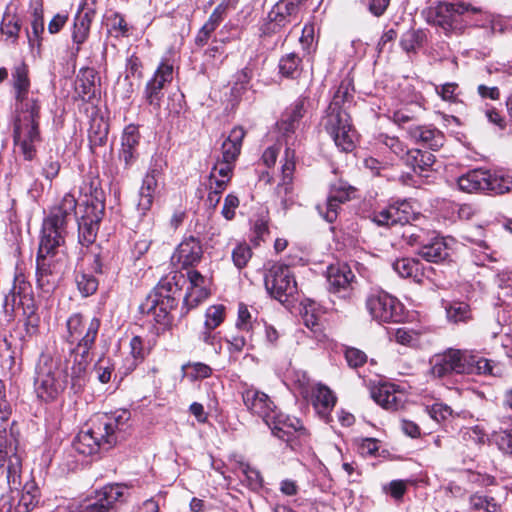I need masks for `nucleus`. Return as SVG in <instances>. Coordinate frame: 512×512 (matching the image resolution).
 Listing matches in <instances>:
<instances>
[{"label":"nucleus","instance_id":"obj_1","mask_svg":"<svg viewBox=\"0 0 512 512\" xmlns=\"http://www.w3.org/2000/svg\"><path fill=\"white\" fill-rule=\"evenodd\" d=\"M101 321L97 317L86 318L76 313L66 323V340L71 345L66 360V369L60 368V359L48 352H42L37 365L34 386L37 396L44 401L54 400L61 394L70 379L71 388L78 392L86 381L87 368L91 362L90 350L95 344Z\"/></svg>","mask_w":512,"mask_h":512},{"label":"nucleus","instance_id":"obj_2","mask_svg":"<svg viewBox=\"0 0 512 512\" xmlns=\"http://www.w3.org/2000/svg\"><path fill=\"white\" fill-rule=\"evenodd\" d=\"M77 200L67 193L42 225V236L36 258L37 284L45 293L57 286L69 265V257L64 249L67 219L76 209Z\"/></svg>","mask_w":512,"mask_h":512},{"label":"nucleus","instance_id":"obj_3","mask_svg":"<svg viewBox=\"0 0 512 512\" xmlns=\"http://www.w3.org/2000/svg\"><path fill=\"white\" fill-rule=\"evenodd\" d=\"M15 94L14 142L26 160L36 155V145L41 141L39 121L41 103L38 91L30 90L28 67L24 63L12 72Z\"/></svg>","mask_w":512,"mask_h":512},{"label":"nucleus","instance_id":"obj_4","mask_svg":"<svg viewBox=\"0 0 512 512\" xmlns=\"http://www.w3.org/2000/svg\"><path fill=\"white\" fill-rule=\"evenodd\" d=\"M130 416L127 410L95 416L90 425L77 434L73 448L84 456L110 450L123 438Z\"/></svg>","mask_w":512,"mask_h":512},{"label":"nucleus","instance_id":"obj_5","mask_svg":"<svg viewBox=\"0 0 512 512\" xmlns=\"http://www.w3.org/2000/svg\"><path fill=\"white\" fill-rule=\"evenodd\" d=\"M348 96V86L342 83L334 93L321 122L335 145L343 152L353 151L357 140V132L353 128L350 115L347 112Z\"/></svg>","mask_w":512,"mask_h":512},{"label":"nucleus","instance_id":"obj_6","mask_svg":"<svg viewBox=\"0 0 512 512\" xmlns=\"http://www.w3.org/2000/svg\"><path fill=\"white\" fill-rule=\"evenodd\" d=\"M18 431L0 427V477H5L8 487H17L22 472V457L18 450Z\"/></svg>","mask_w":512,"mask_h":512},{"label":"nucleus","instance_id":"obj_7","mask_svg":"<svg viewBox=\"0 0 512 512\" xmlns=\"http://www.w3.org/2000/svg\"><path fill=\"white\" fill-rule=\"evenodd\" d=\"M469 12L478 14L481 13V8L464 2H439L427 10L426 21L440 27L446 34L461 33L463 27L458 22V17Z\"/></svg>","mask_w":512,"mask_h":512},{"label":"nucleus","instance_id":"obj_8","mask_svg":"<svg viewBox=\"0 0 512 512\" xmlns=\"http://www.w3.org/2000/svg\"><path fill=\"white\" fill-rule=\"evenodd\" d=\"M458 186L468 193L481 191L500 195L512 189V178L489 170L474 169L458 178Z\"/></svg>","mask_w":512,"mask_h":512},{"label":"nucleus","instance_id":"obj_9","mask_svg":"<svg viewBox=\"0 0 512 512\" xmlns=\"http://www.w3.org/2000/svg\"><path fill=\"white\" fill-rule=\"evenodd\" d=\"M125 490V486L120 484L105 485L83 502L68 505L64 512H110L117 503L126 501Z\"/></svg>","mask_w":512,"mask_h":512},{"label":"nucleus","instance_id":"obj_10","mask_svg":"<svg viewBox=\"0 0 512 512\" xmlns=\"http://www.w3.org/2000/svg\"><path fill=\"white\" fill-rule=\"evenodd\" d=\"M22 484L21 475L17 487H9V494L0 498V512H30L39 503L40 490L34 480H28Z\"/></svg>","mask_w":512,"mask_h":512},{"label":"nucleus","instance_id":"obj_11","mask_svg":"<svg viewBox=\"0 0 512 512\" xmlns=\"http://www.w3.org/2000/svg\"><path fill=\"white\" fill-rule=\"evenodd\" d=\"M366 308L375 321L399 322L402 319V304L383 290H373L366 298Z\"/></svg>","mask_w":512,"mask_h":512},{"label":"nucleus","instance_id":"obj_12","mask_svg":"<svg viewBox=\"0 0 512 512\" xmlns=\"http://www.w3.org/2000/svg\"><path fill=\"white\" fill-rule=\"evenodd\" d=\"M266 425L275 437L285 441L293 450L300 447L307 437V431L298 418L285 415L278 410L275 412V417H271V421Z\"/></svg>","mask_w":512,"mask_h":512},{"label":"nucleus","instance_id":"obj_13","mask_svg":"<svg viewBox=\"0 0 512 512\" xmlns=\"http://www.w3.org/2000/svg\"><path fill=\"white\" fill-rule=\"evenodd\" d=\"M265 287L272 297L285 302L297 293V282L291 268L274 264L265 276Z\"/></svg>","mask_w":512,"mask_h":512},{"label":"nucleus","instance_id":"obj_14","mask_svg":"<svg viewBox=\"0 0 512 512\" xmlns=\"http://www.w3.org/2000/svg\"><path fill=\"white\" fill-rule=\"evenodd\" d=\"M171 284L163 283L156 291L149 294L143 303L140 304V312L153 316L157 323L165 324L169 320L170 312L177 306L175 297L165 294L169 292Z\"/></svg>","mask_w":512,"mask_h":512},{"label":"nucleus","instance_id":"obj_15","mask_svg":"<svg viewBox=\"0 0 512 512\" xmlns=\"http://www.w3.org/2000/svg\"><path fill=\"white\" fill-rule=\"evenodd\" d=\"M295 165V151L287 148L281 166V180L275 188V196L284 210H287L295 203L293 188Z\"/></svg>","mask_w":512,"mask_h":512},{"label":"nucleus","instance_id":"obj_16","mask_svg":"<svg viewBox=\"0 0 512 512\" xmlns=\"http://www.w3.org/2000/svg\"><path fill=\"white\" fill-rule=\"evenodd\" d=\"M173 79V66L167 62H162L153 77L147 82L143 98L145 102L158 111L161 107L163 98V88L166 83H170Z\"/></svg>","mask_w":512,"mask_h":512},{"label":"nucleus","instance_id":"obj_17","mask_svg":"<svg viewBox=\"0 0 512 512\" xmlns=\"http://www.w3.org/2000/svg\"><path fill=\"white\" fill-rule=\"evenodd\" d=\"M165 161L160 156H155L151 160L150 167L143 178L139 191L138 209L143 214L148 211L154 200L155 192L158 186V180L163 172Z\"/></svg>","mask_w":512,"mask_h":512},{"label":"nucleus","instance_id":"obj_18","mask_svg":"<svg viewBox=\"0 0 512 512\" xmlns=\"http://www.w3.org/2000/svg\"><path fill=\"white\" fill-rule=\"evenodd\" d=\"M241 395L247 410L253 415L260 417L265 424L271 421V417H275V412L278 409L266 393L254 387H246Z\"/></svg>","mask_w":512,"mask_h":512},{"label":"nucleus","instance_id":"obj_19","mask_svg":"<svg viewBox=\"0 0 512 512\" xmlns=\"http://www.w3.org/2000/svg\"><path fill=\"white\" fill-rule=\"evenodd\" d=\"M465 352L449 349L443 354L436 355L431 360L430 372L434 377L442 378L451 373H465Z\"/></svg>","mask_w":512,"mask_h":512},{"label":"nucleus","instance_id":"obj_20","mask_svg":"<svg viewBox=\"0 0 512 512\" xmlns=\"http://www.w3.org/2000/svg\"><path fill=\"white\" fill-rule=\"evenodd\" d=\"M304 113V101L297 100L285 111L281 120L277 122L278 131L281 137L285 139V150L290 148L295 151L294 147L296 146L297 139L294 134Z\"/></svg>","mask_w":512,"mask_h":512},{"label":"nucleus","instance_id":"obj_21","mask_svg":"<svg viewBox=\"0 0 512 512\" xmlns=\"http://www.w3.org/2000/svg\"><path fill=\"white\" fill-rule=\"evenodd\" d=\"M187 279L189 286L184 297V307L187 311L197 307L201 302L206 300L210 294L208 278L194 269L187 271Z\"/></svg>","mask_w":512,"mask_h":512},{"label":"nucleus","instance_id":"obj_22","mask_svg":"<svg viewBox=\"0 0 512 512\" xmlns=\"http://www.w3.org/2000/svg\"><path fill=\"white\" fill-rule=\"evenodd\" d=\"M411 217V206L407 201L390 204L373 216V221L378 226L404 225Z\"/></svg>","mask_w":512,"mask_h":512},{"label":"nucleus","instance_id":"obj_23","mask_svg":"<svg viewBox=\"0 0 512 512\" xmlns=\"http://www.w3.org/2000/svg\"><path fill=\"white\" fill-rule=\"evenodd\" d=\"M140 133L136 126H127L121 137V149L118 158L126 169L130 168L139 158Z\"/></svg>","mask_w":512,"mask_h":512},{"label":"nucleus","instance_id":"obj_24","mask_svg":"<svg viewBox=\"0 0 512 512\" xmlns=\"http://www.w3.org/2000/svg\"><path fill=\"white\" fill-rule=\"evenodd\" d=\"M202 256L203 249L200 241L197 238L190 236L178 245L172 256V261L181 265L182 268H187L199 263Z\"/></svg>","mask_w":512,"mask_h":512},{"label":"nucleus","instance_id":"obj_25","mask_svg":"<svg viewBox=\"0 0 512 512\" xmlns=\"http://www.w3.org/2000/svg\"><path fill=\"white\" fill-rule=\"evenodd\" d=\"M354 274L345 264L330 265L327 269L328 289L332 293H342V297L349 294Z\"/></svg>","mask_w":512,"mask_h":512},{"label":"nucleus","instance_id":"obj_26","mask_svg":"<svg viewBox=\"0 0 512 512\" xmlns=\"http://www.w3.org/2000/svg\"><path fill=\"white\" fill-rule=\"evenodd\" d=\"M103 215L104 211L84 209V214L78 220V237L83 246H88L94 242Z\"/></svg>","mask_w":512,"mask_h":512},{"label":"nucleus","instance_id":"obj_27","mask_svg":"<svg viewBox=\"0 0 512 512\" xmlns=\"http://www.w3.org/2000/svg\"><path fill=\"white\" fill-rule=\"evenodd\" d=\"M80 193L85 198L83 204L86 209L105 210V196L98 178L89 177L85 179L80 187Z\"/></svg>","mask_w":512,"mask_h":512},{"label":"nucleus","instance_id":"obj_28","mask_svg":"<svg viewBox=\"0 0 512 512\" xmlns=\"http://www.w3.org/2000/svg\"><path fill=\"white\" fill-rule=\"evenodd\" d=\"M298 4L290 0L279 1L269 12L270 24L268 29L275 31L278 27H284L297 18Z\"/></svg>","mask_w":512,"mask_h":512},{"label":"nucleus","instance_id":"obj_29","mask_svg":"<svg viewBox=\"0 0 512 512\" xmlns=\"http://www.w3.org/2000/svg\"><path fill=\"white\" fill-rule=\"evenodd\" d=\"M407 134L411 140L421 142L432 150H437L444 144V134L428 126L410 125L407 127Z\"/></svg>","mask_w":512,"mask_h":512},{"label":"nucleus","instance_id":"obj_30","mask_svg":"<svg viewBox=\"0 0 512 512\" xmlns=\"http://www.w3.org/2000/svg\"><path fill=\"white\" fill-rule=\"evenodd\" d=\"M94 10L81 6L74 18V26L72 31V39L77 44L76 51L80 50V45L83 44L90 31L92 19L94 17Z\"/></svg>","mask_w":512,"mask_h":512},{"label":"nucleus","instance_id":"obj_31","mask_svg":"<svg viewBox=\"0 0 512 512\" xmlns=\"http://www.w3.org/2000/svg\"><path fill=\"white\" fill-rule=\"evenodd\" d=\"M336 396L329 387L318 384L312 390V404L319 415L327 417L336 404Z\"/></svg>","mask_w":512,"mask_h":512},{"label":"nucleus","instance_id":"obj_32","mask_svg":"<svg viewBox=\"0 0 512 512\" xmlns=\"http://www.w3.org/2000/svg\"><path fill=\"white\" fill-rule=\"evenodd\" d=\"M245 134V130L242 127H234L222 143L221 156L219 158L235 162L240 155Z\"/></svg>","mask_w":512,"mask_h":512},{"label":"nucleus","instance_id":"obj_33","mask_svg":"<svg viewBox=\"0 0 512 512\" xmlns=\"http://www.w3.org/2000/svg\"><path fill=\"white\" fill-rule=\"evenodd\" d=\"M418 255L428 262L438 263L449 256V247L444 238L434 237L419 248Z\"/></svg>","mask_w":512,"mask_h":512},{"label":"nucleus","instance_id":"obj_34","mask_svg":"<svg viewBox=\"0 0 512 512\" xmlns=\"http://www.w3.org/2000/svg\"><path fill=\"white\" fill-rule=\"evenodd\" d=\"M404 163L411 167L419 175L432 169L435 163V156L429 151L411 149L405 157Z\"/></svg>","mask_w":512,"mask_h":512},{"label":"nucleus","instance_id":"obj_35","mask_svg":"<svg viewBox=\"0 0 512 512\" xmlns=\"http://www.w3.org/2000/svg\"><path fill=\"white\" fill-rule=\"evenodd\" d=\"M97 73L93 68H83L76 80V92L85 101L90 100L96 93Z\"/></svg>","mask_w":512,"mask_h":512},{"label":"nucleus","instance_id":"obj_36","mask_svg":"<svg viewBox=\"0 0 512 512\" xmlns=\"http://www.w3.org/2000/svg\"><path fill=\"white\" fill-rule=\"evenodd\" d=\"M371 394L375 402L384 409L395 411L401 406V398L387 384L373 388Z\"/></svg>","mask_w":512,"mask_h":512},{"label":"nucleus","instance_id":"obj_37","mask_svg":"<svg viewBox=\"0 0 512 512\" xmlns=\"http://www.w3.org/2000/svg\"><path fill=\"white\" fill-rule=\"evenodd\" d=\"M465 352V373L467 374H484V375H496L494 372V367L491 364V361L480 357L478 355H474L468 351Z\"/></svg>","mask_w":512,"mask_h":512},{"label":"nucleus","instance_id":"obj_38","mask_svg":"<svg viewBox=\"0 0 512 512\" xmlns=\"http://www.w3.org/2000/svg\"><path fill=\"white\" fill-rule=\"evenodd\" d=\"M349 195L346 192H337L331 195L325 204L318 205L319 214L329 223H333L337 219L338 209L341 203L348 200Z\"/></svg>","mask_w":512,"mask_h":512},{"label":"nucleus","instance_id":"obj_39","mask_svg":"<svg viewBox=\"0 0 512 512\" xmlns=\"http://www.w3.org/2000/svg\"><path fill=\"white\" fill-rule=\"evenodd\" d=\"M393 270L403 278H413L419 280L422 275L421 263L413 258H401L397 259L392 264Z\"/></svg>","mask_w":512,"mask_h":512},{"label":"nucleus","instance_id":"obj_40","mask_svg":"<svg viewBox=\"0 0 512 512\" xmlns=\"http://www.w3.org/2000/svg\"><path fill=\"white\" fill-rule=\"evenodd\" d=\"M130 355L131 358H127L126 362L128 363L126 367L125 374L133 371L139 362L144 359V346L143 340L140 336H134L130 341Z\"/></svg>","mask_w":512,"mask_h":512},{"label":"nucleus","instance_id":"obj_41","mask_svg":"<svg viewBox=\"0 0 512 512\" xmlns=\"http://www.w3.org/2000/svg\"><path fill=\"white\" fill-rule=\"evenodd\" d=\"M300 62L297 54L289 53L280 59L279 71L285 77L296 78L300 74Z\"/></svg>","mask_w":512,"mask_h":512},{"label":"nucleus","instance_id":"obj_42","mask_svg":"<svg viewBox=\"0 0 512 512\" xmlns=\"http://www.w3.org/2000/svg\"><path fill=\"white\" fill-rule=\"evenodd\" d=\"M447 318L450 322H466L471 318V310L464 302H454L446 308Z\"/></svg>","mask_w":512,"mask_h":512},{"label":"nucleus","instance_id":"obj_43","mask_svg":"<svg viewBox=\"0 0 512 512\" xmlns=\"http://www.w3.org/2000/svg\"><path fill=\"white\" fill-rule=\"evenodd\" d=\"M61 164L57 155H49L41 164V174L49 182V187L52 185L60 172Z\"/></svg>","mask_w":512,"mask_h":512},{"label":"nucleus","instance_id":"obj_44","mask_svg":"<svg viewBox=\"0 0 512 512\" xmlns=\"http://www.w3.org/2000/svg\"><path fill=\"white\" fill-rule=\"evenodd\" d=\"M304 325L312 331H317L319 327V314L317 313L316 304L313 301L307 300L303 304L301 310Z\"/></svg>","mask_w":512,"mask_h":512},{"label":"nucleus","instance_id":"obj_45","mask_svg":"<svg viewBox=\"0 0 512 512\" xmlns=\"http://www.w3.org/2000/svg\"><path fill=\"white\" fill-rule=\"evenodd\" d=\"M76 284L80 293L84 296L94 294L98 288V280L88 273H79L76 275Z\"/></svg>","mask_w":512,"mask_h":512},{"label":"nucleus","instance_id":"obj_46","mask_svg":"<svg viewBox=\"0 0 512 512\" xmlns=\"http://www.w3.org/2000/svg\"><path fill=\"white\" fill-rule=\"evenodd\" d=\"M44 32V18L42 13L35 11L31 21V32H28V41L32 47L40 46V36Z\"/></svg>","mask_w":512,"mask_h":512},{"label":"nucleus","instance_id":"obj_47","mask_svg":"<svg viewBox=\"0 0 512 512\" xmlns=\"http://www.w3.org/2000/svg\"><path fill=\"white\" fill-rule=\"evenodd\" d=\"M240 471L244 476L247 486L252 490H258L263 485V479L260 472L249 464H241Z\"/></svg>","mask_w":512,"mask_h":512},{"label":"nucleus","instance_id":"obj_48","mask_svg":"<svg viewBox=\"0 0 512 512\" xmlns=\"http://www.w3.org/2000/svg\"><path fill=\"white\" fill-rule=\"evenodd\" d=\"M11 413H12V408H11L10 402L7 399L5 384L3 383L2 380H0V420H1L0 427L4 426V427H6L7 430H10L11 427H13V429L15 430L14 423H12L9 428H8V424L6 423L9 420Z\"/></svg>","mask_w":512,"mask_h":512},{"label":"nucleus","instance_id":"obj_49","mask_svg":"<svg viewBox=\"0 0 512 512\" xmlns=\"http://www.w3.org/2000/svg\"><path fill=\"white\" fill-rule=\"evenodd\" d=\"M225 308L223 305H214L207 309L205 328L207 330H214L224 320Z\"/></svg>","mask_w":512,"mask_h":512},{"label":"nucleus","instance_id":"obj_50","mask_svg":"<svg viewBox=\"0 0 512 512\" xmlns=\"http://www.w3.org/2000/svg\"><path fill=\"white\" fill-rule=\"evenodd\" d=\"M252 257V250L246 243L238 244L232 251V260L238 269L244 268Z\"/></svg>","mask_w":512,"mask_h":512},{"label":"nucleus","instance_id":"obj_51","mask_svg":"<svg viewBox=\"0 0 512 512\" xmlns=\"http://www.w3.org/2000/svg\"><path fill=\"white\" fill-rule=\"evenodd\" d=\"M422 40V31L408 30L402 35L400 45L406 52H412L415 51L416 48L421 45Z\"/></svg>","mask_w":512,"mask_h":512},{"label":"nucleus","instance_id":"obj_52","mask_svg":"<svg viewBox=\"0 0 512 512\" xmlns=\"http://www.w3.org/2000/svg\"><path fill=\"white\" fill-rule=\"evenodd\" d=\"M234 164L235 162L233 161H226V159L218 158L210 172V178L215 179L217 176L230 180L234 169Z\"/></svg>","mask_w":512,"mask_h":512},{"label":"nucleus","instance_id":"obj_53","mask_svg":"<svg viewBox=\"0 0 512 512\" xmlns=\"http://www.w3.org/2000/svg\"><path fill=\"white\" fill-rule=\"evenodd\" d=\"M473 257L474 263L478 266H484L487 262L496 261L493 251L484 242H480L473 249Z\"/></svg>","mask_w":512,"mask_h":512},{"label":"nucleus","instance_id":"obj_54","mask_svg":"<svg viewBox=\"0 0 512 512\" xmlns=\"http://www.w3.org/2000/svg\"><path fill=\"white\" fill-rule=\"evenodd\" d=\"M94 370L96 372L97 379L101 383L105 384L110 381L114 366L108 359H99L94 366Z\"/></svg>","mask_w":512,"mask_h":512},{"label":"nucleus","instance_id":"obj_55","mask_svg":"<svg viewBox=\"0 0 512 512\" xmlns=\"http://www.w3.org/2000/svg\"><path fill=\"white\" fill-rule=\"evenodd\" d=\"M21 25L15 16H5L1 24V32L9 38L16 40L20 31Z\"/></svg>","mask_w":512,"mask_h":512},{"label":"nucleus","instance_id":"obj_56","mask_svg":"<svg viewBox=\"0 0 512 512\" xmlns=\"http://www.w3.org/2000/svg\"><path fill=\"white\" fill-rule=\"evenodd\" d=\"M383 143L387 146L395 155L400 157L403 161L405 157L410 152L411 149H408L403 142L399 140L397 137L385 136L383 139Z\"/></svg>","mask_w":512,"mask_h":512},{"label":"nucleus","instance_id":"obj_57","mask_svg":"<svg viewBox=\"0 0 512 512\" xmlns=\"http://www.w3.org/2000/svg\"><path fill=\"white\" fill-rule=\"evenodd\" d=\"M345 358L348 365L352 368L360 367L367 361V355L363 351L354 347L346 348Z\"/></svg>","mask_w":512,"mask_h":512},{"label":"nucleus","instance_id":"obj_58","mask_svg":"<svg viewBox=\"0 0 512 512\" xmlns=\"http://www.w3.org/2000/svg\"><path fill=\"white\" fill-rule=\"evenodd\" d=\"M236 327L245 332H249L253 327L252 315L244 304L239 305Z\"/></svg>","mask_w":512,"mask_h":512},{"label":"nucleus","instance_id":"obj_59","mask_svg":"<svg viewBox=\"0 0 512 512\" xmlns=\"http://www.w3.org/2000/svg\"><path fill=\"white\" fill-rule=\"evenodd\" d=\"M239 206V199L236 195L228 194L225 197L224 205L221 211L222 216L226 220H232L235 216V210Z\"/></svg>","mask_w":512,"mask_h":512},{"label":"nucleus","instance_id":"obj_60","mask_svg":"<svg viewBox=\"0 0 512 512\" xmlns=\"http://www.w3.org/2000/svg\"><path fill=\"white\" fill-rule=\"evenodd\" d=\"M226 10L227 6L224 4H219L216 6L204 25L215 31L220 23L224 20Z\"/></svg>","mask_w":512,"mask_h":512},{"label":"nucleus","instance_id":"obj_61","mask_svg":"<svg viewBox=\"0 0 512 512\" xmlns=\"http://www.w3.org/2000/svg\"><path fill=\"white\" fill-rule=\"evenodd\" d=\"M494 501V498L484 496L478 493L472 494L469 498V503L471 509L474 511H485V509L490 506V504Z\"/></svg>","mask_w":512,"mask_h":512},{"label":"nucleus","instance_id":"obj_62","mask_svg":"<svg viewBox=\"0 0 512 512\" xmlns=\"http://www.w3.org/2000/svg\"><path fill=\"white\" fill-rule=\"evenodd\" d=\"M428 411L430 416L436 421L445 420L452 414V409L443 403L433 404Z\"/></svg>","mask_w":512,"mask_h":512},{"label":"nucleus","instance_id":"obj_63","mask_svg":"<svg viewBox=\"0 0 512 512\" xmlns=\"http://www.w3.org/2000/svg\"><path fill=\"white\" fill-rule=\"evenodd\" d=\"M395 340L402 345H413L417 340V334L406 328H399L395 332Z\"/></svg>","mask_w":512,"mask_h":512},{"label":"nucleus","instance_id":"obj_64","mask_svg":"<svg viewBox=\"0 0 512 512\" xmlns=\"http://www.w3.org/2000/svg\"><path fill=\"white\" fill-rule=\"evenodd\" d=\"M457 88L458 85L456 83H446L442 85L440 88L436 87V91L443 100L455 102L457 100Z\"/></svg>","mask_w":512,"mask_h":512}]
</instances>
